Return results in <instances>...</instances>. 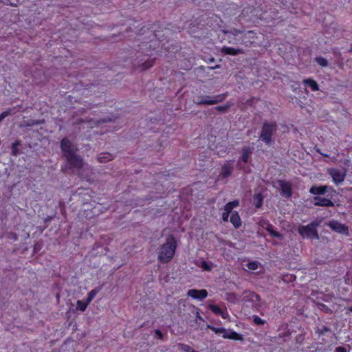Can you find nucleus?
Listing matches in <instances>:
<instances>
[{
  "label": "nucleus",
  "instance_id": "obj_1",
  "mask_svg": "<svg viewBox=\"0 0 352 352\" xmlns=\"http://www.w3.org/2000/svg\"><path fill=\"white\" fill-rule=\"evenodd\" d=\"M60 146L70 168L75 169V171L84 179H87L88 173H91V170L75 155L76 148L72 143L68 140L63 139Z\"/></svg>",
  "mask_w": 352,
  "mask_h": 352
},
{
  "label": "nucleus",
  "instance_id": "obj_2",
  "mask_svg": "<svg viewBox=\"0 0 352 352\" xmlns=\"http://www.w3.org/2000/svg\"><path fill=\"white\" fill-rule=\"evenodd\" d=\"M177 248V241L174 236H168L166 242L157 250V259L163 263H168L174 256Z\"/></svg>",
  "mask_w": 352,
  "mask_h": 352
},
{
  "label": "nucleus",
  "instance_id": "obj_3",
  "mask_svg": "<svg viewBox=\"0 0 352 352\" xmlns=\"http://www.w3.org/2000/svg\"><path fill=\"white\" fill-rule=\"evenodd\" d=\"M318 223H311L306 226H300L298 232L303 238H318L316 227Z\"/></svg>",
  "mask_w": 352,
  "mask_h": 352
},
{
  "label": "nucleus",
  "instance_id": "obj_4",
  "mask_svg": "<svg viewBox=\"0 0 352 352\" xmlns=\"http://www.w3.org/2000/svg\"><path fill=\"white\" fill-rule=\"evenodd\" d=\"M276 129V125L275 123H265L261 134V139L262 141L265 142L267 144H269L271 142V136L275 131Z\"/></svg>",
  "mask_w": 352,
  "mask_h": 352
},
{
  "label": "nucleus",
  "instance_id": "obj_5",
  "mask_svg": "<svg viewBox=\"0 0 352 352\" xmlns=\"http://www.w3.org/2000/svg\"><path fill=\"white\" fill-rule=\"evenodd\" d=\"M329 175L331 176L333 182L338 185L343 182L345 179V172L341 170L331 168L328 170Z\"/></svg>",
  "mask_w": 352,
  "mask_h": 352
},
{
  "label": "nucleus",
  "instance_id": "obj_6",
  "mask_svg": "<svg viewBox=\"0 0 352 352\" xmlns=\"http://www.w3.org/2000/svg\"><path fill=\"white\" fill-rule=\"evenodd\" d=\"M225 98H226V95L225 94L218 95V96H216L215 97H214L212 98L207 96L204 99H202L201 100L197 101L196 103L197 104H208V105H212V104H217L218 102H222L225 99Z\"/></svg>",
  "mask_w": 352,
  "mask_h": 352
},
{
  "label": "nucleus",
  "instance_id": "obj_7",
  "mask_svg": "<svg viewBox=\"0 0 352 352\" xmlns=\"http://www.w3.org/2000/svg\"><path fill=\"white\" fill-rule=\"evenodd\" d=\"M243 31L238 30L236 29H232L230 30H223L224 34L223 39L227 41L228 43H234L235 37L242 33Z\"/></svg>",
  "mask_w": 352,
  "mask_h": 352
},
{
  "label": "nucleus",
  "instance_id": "obj_8",
  "mask_svg": "<svg viewBox=\"0 0 352 352\" xmlns=\"http://www.w3.org/2000/svg\"><path fill=\"white\" fill-rule=\"evenodd\" d=\"M187 295L193 299L201 300L207 297L208 292L206 289L197 290L192 289L188 290Z\"/></svg>",
  "mask_w": 352,
  "mask_h": 352
},
{
  "label": "nucleus",
  "instance_id": "obj_9",
  "mask_svg": "<svg viewBox=\"0 0 352 352\" xmlns=\"http://www.w3.org/2000/svg\"><path fill=\"white\" fill-rule=\"evenodd\" d=\"M242 300L244 303L251 302L255 305H258L260 301V297L258 295L252 292H244Z\"/></svg>",
  "mask_w": 352,
  "mask_h": 352
},
{
  "label": "nucleus",
  "instance_id": "obj_10",
  "mask_svg": "<svg viewBox=\"0 0 352 352\" xmlns=\"http://www.w3.org/2000/svg\"><path fill=\"white\" fill-rule=\"evenodd\" d=\"M278 185L281 190V193L283 197L289 198L292 195L291 184L285 181H278Z\"/></svg>",
  "mask_w": 352,
  "mask_h": 352
},
{
  "label": "nucleus",
  "instance_id": "obj_11",
  "mask_svg": "<svg viewBox=\"0 0 352 352\" xmlns=\"http://www.w3.org/2000/svg\"><path fill=\"white\" fill-rule=\"evenodd\" d=\"M329 226L332 230H335L337 232L344 234H348V228L344 225L336 221H330Z\"/></svg>",
  "mask_w": 352,
  "mask_h": 352
},
{
  "label": "nucleus",
  "instance_id": "obj_12",
  "mask_svg": "<svg viewBox=\"0 0 352 352\" xmlns=\"http://www.w3.org/2000/svg\"><path fill=\"white\" fill-rule=\"evenodd\" d=\"M222 337L226 339H230L234 340H242L243 336L236 331L232 330H226L225 329L224 333L222 335Z\"/></svg>",
  "mask_w": 352,
  "mask_h": 352
},
{
  "label": "nucleus",
  "instance_id": "obj_13",
  "mask_svg": "<svg viewBox=\"0 0 352 352\" xmlns=\"http://www.w3.org/2000/svg\"><path fill=\"white\" fill-rule=\"evenodd\" d=\"M208 307L214 314L221 316L223 319H228L230 317L226 310H223L217 305H210Z\"/></svg>",
  "mask_w": 352,
  "mask_h": 352
},
{
  "label": "nucleus",
  "instance_id": "obj_14",
  "mask_svg": "<svg viewBox=\"0 0 352 352\" xmlns=\"http://www.w3.org/2000/svg\"><path fill=\"white\" fill-rule=\"evenodd\" d=\"M314 203L316 206H333V203L329 199L316 197L314 199Z\"/></svg>",
  "mask_w": 352,
  "mask_h": 352
},
{
  "label": "nucleus",
  "instance_id": "obj_15",
  "mask_svg": "<svg viewBox=\"0 0 352 352\" xmlns=\"http://www.w3.org/2000/svg\"><path fill=\"white\" fill-rule=\"evenodd\" d=\"M230 221L235 228H239L241 226V220L240 216L236 212H232L231 214Z\"/></svg>",
  "mask_w": 352,
  "mask_h": 352
},
{
  "label": "nucleus",
  "instance_id": "obj_16",
  "mask_svg": "<svg viewBox=\"0 0 352 352\" xmlns=\"http://www.w3.org/2000/svg\"><path fill=\"white\" fill-rule=\"evenodd\" d=\"M221 52L226 54L236 56L243 53L241 49H236L230 47H223L221 49Z\"/></svg>",
  "mask_w": 352,
  "mask_h": 352
},
{
  "label": "nucleus",
  "instance_id": "obj_17",
  "mask_svg": "<svg viewBox=\"0 0 352 352\" xmlns=\"http://www.w3.org/2000/svg\"><path fill=\"white\" fill-rule=\"evenodd\" d=\"M328 188H329L327 186H312L310 188L309 192L313 195H323L327 191Z\"/></svg>",
  "mask_w": 352,
  "mask_h": 352
},
{
  "label": "nucleus",
  "instance_id": "obj_18",
  "mask_svg": "<svg viewBox=\"0 0 352 352\" xmlns=\"http://www.w3.org/2000/svg\"><path fill=\"white\" fill-rule=\"evenodd\" d=\"M232 171V167L230 164H226L221 168L220 175L223 178H226L230 175Z\"/></svg>",
  "mask_w": 352,
  "mask_h": 352
},
{
  "label": "nucleus",
  "instance_id": "obj_19",
  "mask_svg": "<svg viewBox=\"0 0 352 352\" xmlns=\"http://www.w3.org/2000/svg\"><path fill=\"white\" fill-rule=\"evenodd\" d=\"M113 159V155L109 153H102L98 156V161L102 163H105L111 161Z\"/></svg>",
  "mask_w": 352,
  "mask_h": 352
},
{
  "label": "nucleus",
  "instance_id": "obj_20",
  "mask_svg": "<svg viewBox=\"0 0 352 352\" xmlns=\"http://www.w3.org/2000/svg\"><path fill=\"white\" fill-rule=\"evenodd\" d=\"M303 82L309 86L312 91H318L319 89L318 83L312 79H305L303 80Z\"/></svg>",
  "mask_w": 352,
  "mask_h": 352
},
{
  "label": "nucleus",
  "instance_id": "obj_21",
  "mask_svg": "<svg viewBox=\"0 0 352 352\" xmlns=\"http://www.w3.org/2000/svg\"><path fill=\"white\" fill-rule=\"evenodd\" d=\"M256 38V33L253 31H248L245 35H244V39L250 38L249 41H245V43L247 45L248 43L252 44L254 43V39Z\"/></svg>",
  "mask_w": 352,
  "mask_h": 352
},
{
  "label": "nucleus",
  "instance_id": "obj_22",
  "mask_svg": "<svg viewBox=\"0 0 352 352\" xmlns=\"http://www.w3.org/2000/svg\"><path fill=\"white\" fill-rule=\"evenodd\" d=\"M89 304V302H88L86 300H78L76 303V309L80 311H84L86 310Z\"/></svg>",
  "mask_w": 352,
  "mask_h": 352
},
{
  "label": "nucleus",
  "instance_id": "obj_23",
  "mask_svg": "<svg viewBox=\"0 0 352 352\" xmlns=\"http://www.w3.org/2000/svg\"><path fill=\"white\" fill-rule=\"evenodd\" d=\"M226 300L232 303H236L239 300V297L234 293H228L226 294Z\"/></svg>",
  "mask_w": 352,
  "mask_h": 352
},
{
  "label": "nucleus",
  "instance_id": "obj_24",
  "mask_svg": "<svg viewBox=\"0 0 352 352\" xmlns=\"http://www.w3.org/2000/svg\"><path fill=\"white\" fill-rule=\"evenodd\" d=\"M253 199L254 204L256 208L261 206L263 202V196L260 193L255 194Z\"/></svg>",
  "mask_w": 352,
  "mask_h": 352
},
{
  "label": "nucleus",
  "instance_id": "obj_25",
  "mask_svg": "<svg viewBox=\"0 0 352 352\" xmlns=\"http://www.w3.org/2000/svg\"><path fill=\"white\" fill-rule=\"evenodd\" d=\"M154 59H149L144 63L142 65H140V70L144 71L151 67L154 64Z\"/></svg>",
  "mask_w": 352,
  "mask_h": 352
},
{
  "label": "nucleus",
  "instance_id": "obj_26",
  "mask_svg": "<svg viewBox=\"0 0 352 352\" xmlns=\"http://www.w3.org/2000/svg\"><path fill=\"white\" fill-rule=\"evenodd\" d=\"M232 106V103L231 102H228L224 105H220L215 107L216 110L219 111L226 112Z\"/></svg>",
  "mask_w": 352,
  "mask_h": 352
},
{
  "label": "nucleus",
  "instance_id": "obj_27",
  "mask_svg": "<svg viewBox=\"0 0 352 352\" xmlns=\"http://www.w3.org/2000/svg\"><path fill=\"white\" fill-rule=\"evenodd\" d=\"M98 289H92L91 291H90L88 294H87V299L86 300L88 302H91L93 299L95 298V296H96V294H98Z\"/></svg>",
  "mask_w": 352,
  "mask_h": 352
},
{
  "label": "nucleus",
  "instance_id": "obj_28",
  "mask_svg": "<svg viewBox=\"0 0 352 352\" xmlns=\"http://www.w3.org/2000/svg\"><path fill=\"white\" fill-rule=\"evenodd\" d=\"M250 153H251V151L249 148H244L243 150V152H242V160L244 162H248Z\"/></svg>",
  "mask_w": 352,
  "mask_h": 352
},
{
  "label": "nucleus",
  "instance_id": "obj_29",
  "mask_svg": "<svg viewBox=\"0 0 352 352\" xmlns=\"http://www.w3.org/2000/svg\"><path fill=\"white\" fill-rule=\"evenodd\" d=\"M200 267L205 271L210 272L212 270V265L205 261H201Z\"/></svg>",
  "mask_w": 352,
  "mask_h": 352
},
{
  "label": "nucleus",
  "instance_id": "obj_30",
  "mask_svg": "<svg viewBox=\"0 0 352 352\" xmlns=\"http://www.w3.org/2000/svg\"><path fill=\"white\" fill-rule=\"evenodd\" d=\"M247 267L249 270H256L258 267V263L256 261H252L247 264Z\"/></svg>",
  "mask_w": 352,
  "mask_h": 352
},
{
  "label": "nucleus",
  "instance_id": "obj_31",
  "mask_svg": "<svg viewBox=\"0 0 352 352\" xmlns=\"http://www.w3.org/2000/svg\"><path fill=\"white\" fill-rule=\"evenodd\" d=\"M179 348L181 351L185 352H195V351L192 349L191 347L187 344H179Z\"/></svg>",
  "mask_w": 352,
  "mask_h": 352
},
{
  "label": "nucleus",
  "instance_id": "obj_32",
  "mask_svg": "<svg viewBox=\"0 0 352 352\" xmlns=\"http://www.w3.org/2000/svg\"><path fill=\"white\" fill-rule=\"evenodd\" d=\"M267 230L270 233V234L274 237H277V238H280V239H282L283 236L280 234H279L278 232L274 231V230H272V227L271 226H268L267 228Z\"/></svg>",
  "mask_w": 352,
  "mask_h": 352
},
{
  "label": "nucleus",
  "instance_id": "obj_33",
  "mask_svg": "<svg viewBox=\"0 0 352 352\" xmlns=\"http://www.w3.org/2000/svg\"><path fill=\"white\" fill-rule=\"evenodd\" d=\"M208 327L212 331H214L215 333H221L223 335L225 331V329L222 327L217 328L210 325H208Z\"/></svg>",
  "mask_w": 352,
  "mask_h": 352
},
{
  "label": "nucleus",
  "instance_id": "obj_34",
  "mask_svg": "<svg viewBox=\"0 0 352 352\" xmlns=\"http://www.w3.org/2000/svg\"><path fill=\"white\" fill-rule=\"evenodd\" d=\"M316 61L322 67H326L327 65V60L322 57L316 58Z\"/></svg>",
  "mask_w": 352,
  "mask_h": 352
},
{
  "label": "nucleus",
  "instance_id": "obj_35",
  "mask_svg": "<svg viewBox=\"0 0 352 352\" xmlns=\"http://www.w3.org/2000/svg\"><path fill=\"white\" fill-rule=\"evenodd\" d=\"M19 145V142H16L12 144V153L14 155H17V153H18V146Z\"/></svg>",
  "mask_w": 352,
  "mask_h": 352
},
{
  "label": "nucleus",
  "instance_id": "obj_36",
  "mask_svg": "<svg viewBox=\"0 0 352 352\" xmlns=\"http://www.w3.org/2000/svg\"><path fill=\"white\" fill-rule=\"evenodd\" d=\"M254 322L256 324H263L265 323L264 320H263L262 318H259L258 316H255L254 318Z\"/></svg>",
  "mask_w": 352,
  "mask_h": 352
},
{
  "label": "nucleus",
  "instance_id": "obj_37",
  "mask_svg": "<svg viewBox=\"0 0 352 352\" xmlns=\"http://www.w3.org/2000/svg\"><path fill=\"white\" fill-rule=\"evenodd\" d=\"M10 114V111H6L3 113H1L0 114V122L6 118L7 117L8 115Z\"/></svg>",
  "mask_w": 352,
  "mask_h": 352
},
{
  "label": "nucleus",
  "instance_id": "obj_38",
  "mask_svg": "<svg viewBox=\"0 0 352 352\" xmlns=\"http://www.w3.org/2000/svg\"><path fill=\"white\" fill-rule=\"evenodd\" d=\"M233 208L231 207V206L229 204H226V205L224 207V212H227L229 214H232V210Z\"/></svg>",
  "mask_w": 352,
  "mask_h": 352
},
{
  "label": "nucleus",
  "instance_id": "obj_39",
  "mask_svg": "<svg viewBox=\"0 0 352 352\" xmlns=\"http://www.w3.org/2000/svg\"><path fill=\"white\" fill-rule=\"evenodd\" d=\"M229 215L230 214L228 213L227 212H223L222 214V219L223 221L225 222H227L228 221V219H229Z\"/></svg>",
  "mask_w": 352,
  "mask_h": 352
},
{
  "label": "nucleus",
  "instance_id": "obj_40",
  "mask_svg": "<svg viewBox=\"0 0 352 352\" xmlns=\"http://www.w3.org/2000/svg\"><path fill=\"white\" fill-rule=\"evenodd\" d=\"M228 204H229L232 208H236L239 205L238 200H234L233 201L228 202Z\"/></svg>",
  "mask_w": 352,
  "mask_h": 352
},
{
  "label": "nucleus",
  "instance_id": "obj_41",
  "mask_svg": "<svg viewBox=\"0 0 352 352\" xmlns=\"http://www.w3.org/2000/svg\"><path fill=\"white\" fill-rule=\"evenodd\" d=\"M336 352H346V349L344 347L339 346L336 349Z\"/></svg>",
  "mask_w": 352,
  "mask_h": 352
},
{
  "label": "nucleus",
  "instance_id": "obj_42",
  "mask_svg": "<svg viewBox=\"0 0 352 352\" xmlns=\"http://www.w3.org/2000/svg\"><path fill=\"white\" fill-rule=\"evenodd\" d=\"M100 124V120H97V121H95V122H89V124L90 125V126H91V128H93V127H94V126H93L92 124H94V125H97V126H98V125H99Z\"/></svg>",
  "mask_w": 352,
  "mask_h": 352
},
{
  "label": "nucleus",
  "instance_id": "obj_43",
  "mask_svg": "<svg viewBox=\"0 0 352 352\" xmlns=\"http://www.w3.org/2000/svg\"><path fill=\"white\" fill-rule=\"evenodd\" d=\"M156 333L161 337V333L159 330L156 331Z\"/></svg>",
  "mask_w": 352,
  "mask_h": 352
},
{
  "label": "nucleus",
  "instance_id": "obj_44",
  "mask_svg": "<svg viewBox=\"0 0 352 352\" xmlns=\"http://www.w3.org/2000/svg\"><path fill=\"white\" fill-rule=\"evenodd\" d=\"M197 318H201V317L199 316V312H197Z\"/></svg>",
  "mask_w": 352,
  "mask_h": 352
},
{
  "label": "nucleus",
  "instance_id": "obj_45",
  "mask_svg": "<svg viewBox=\"0 0 352 352\" xmlns=\"http://www.w3.org/2000/svg\"><path fill=\"white\" fill-rule=\"evenodd\" d=\"M349 310L350 311H352V307H349Z\"/></svg>",
  "mask_w": 352,
  "mask_h": 352
}]
</instances>
